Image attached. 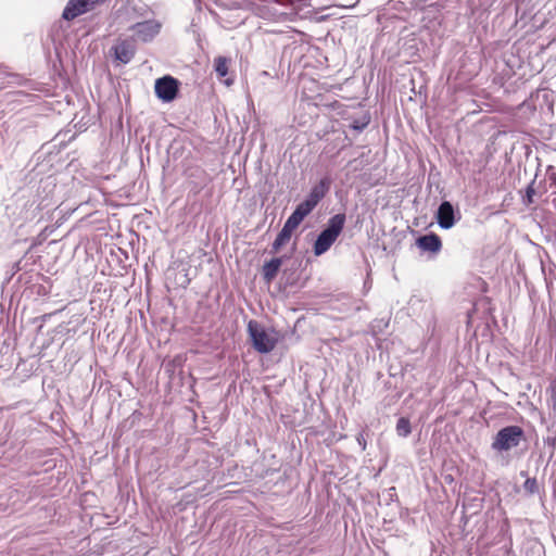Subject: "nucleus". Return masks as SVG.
Wrapping results in <instances>:
<instances>
[{"label": "nucleus", "instance_id": "f257e3e1", "mask_svg": "<svg viewBox=\"0 0 556 556\" xmlns=\"http://www.w3.org/2000/svg\"><path fill=\"white\" fill-rule=\"evenodd\" d=\"M344 224V214H336L328 220L327 227L319 233L314 243L313 251L316 256L323 255L331 248L342 232Z\"/></svg>", "mask_w": 556, "mask_h": 556}, {"label": "nucleus", "instance_id": "f03ea898", "mask_svg": "<svg viewBox=\"0 0 556 556\" xmlns=\"http://www.w3.org/2000/svg\"><path fill=\"white\" fill-rule=\"evenodd\" d=\"M248 332L253 348L262 354L271 352L278 342L277 333L274 330H266L256 320L249 321Z\"/></svg>", "mask_w": 556, "mask_h": 556}, {"label": "nucleus", "instance_id": "7ed1b4c3", "mask_svg": "<svg viewBox=\"0 0 556 556\" xmlns=\"http://www.w3.org/2000/svg\"><path fill=\"white\" fill-rule=\"evenodd\" d=\"M523 438V430L518 426H507L501 429L493 442L492 448L497 452L509 451L519 445Z\"/></svg>", "mask_w": 556, "mask_h": 556}, {"label": "nucleus", "instance_id": "20e7f679", "mask_svg": "<svg viewBox=\"0 0 556 556\" xmlns=\"http://www.w3.org/2000/svg\"><path fill=\"white\" fill-rule=\"evenodd\" d=\"M104 0H70L63 11V18L72 21L77 16L93 10L96 5L102 3Z\"/></svg>", "mask_w": 556, "mask_h": 556}, {"label": "nucleus", "instance_id": "39448f33", "mask_svg": "<svg viewBox=\"0 0 556 556\" xmlns=\"http://www.w3.org/2000/svg\"><path fill=\"white\" fill-rule=\"evenodd\" d=\"M155 94L164 102L173 101L178 92V81L172 76H164L155 80Z\"/></svg>", "mask_w": 556, "mask_h": 556}, {"label": "nucleus", "instance_id": "423d86ee", "mask_svg": "<svg viewBox=\"0 0 556 556\" xmlns=\"http://www.w3.org/2000/svg\"><path fill=\"white\" fill-rule=\"evenodd\" d=\"M135 33V37L142 41H151L161 30V23L155 20H149L140 23H136L131 26Z\"/></svg>", "mask_w": 556, "mask_h": 556}, {"label": "nucleus", "instance_id": "0eeeda50", "mask_svg": "<svg viewBox=\"0 0 556 556\" xmlns=\"http://www.w3.org/2000/svg\"><path fill=\"white\" fill-rule=\"evenodd\" d=\"M112 50L114 51V56L122 64L129 63L136 53V46L132 40L124 39L117 42Z\"/></svg>", "mask_w": 556, "mask_h": 556}, {"label": "nucleus", "instance_id": "6e6552de", "mask_svg": "<svg viewBox=\"0 0 556 556\" xmlns=\"http://www.w3.org/2000/svg\"><path fill=\"white\" fill-rule=\"evenodd\" d=\"M437 220L439 226L443 229H450L454 226V208L448 201H444L440 204L437 213Z\"/></svg>", "mask_w": 556, "mask_h": 556}, {"label": "nucleus", "instance_id": "1a4fd4ad", "mask_svg": "<svg viewBox=\"0 0 556 556\" xmlns=\"http://www.w3.org/2000/svg\"><path fill=\"white\" fill-rule=\"evenodd\" d=\"M299 227L298 224L288 218L278 233L277 238L275 239L273 243V251L276 253L279 251L281 247H283L289 240L291 239L293 230H295Z\"/></svg>", "mask_w": 556, "mask_h": 556}, {"label": "nucleus", "instance_id": "9d476101", "mask_svg": "<svg viewBox=\"0 0 556 556\" xmlns=\"http://www.w3.org/2000/svg\"><path fill=\"white\" fill-rule=\"evenodd\" d=\"M416 244L424 251L437 253L442 248L441 239L435 233L421 236L417 239Z\"/></svg>", "mask_w": 556, "mask_h": 556}, {"label": "nucleus", "instance_id": "9b49d317", "mask_svg": "<svg viewBox=\"0 0 556 556\" xmlns=\"http://www.w3.org/2000/svg\"><path fill=\"white\" fill-rule=\"evenodd\" d=\"M330 179L323 178L318 184H316L312 189L309 194L307 195V200L314 203L315 206L324 199L330 188Z\"/></svg>", "mask_w": 556, "mask_h": 556}, {"label": "nucleus", "instance_id": "f8f14e48", "mask_svg": "<svg viewBox=\"0 0 556 556\" xmlns=\"http://www.w3.org/2000/svg\"><path fill=\"white\" fill-rule=\"evenodd\" d=\"M315 207L316 206L314 205V203L305 199L295 207L293 213L288 218H290L291 220L293 219L295 224L300 225L303 222V219L307 215H309Z\"/></svg>", "mask_w": 556, "mask_h": 556}, {"label": "nucleus", "instance_id": "ddd939ff", "mask_svg": "<svg viewBox=\"0 0 556 556\" xmlns=\"http://www.w3.org/2000/svg\"><path fill=\"white\" fill-rule=\"evenodd\" d=\"M282 264L281 258H273L267 262L263 267V275L267 281H271L278 274L279 268Z\"/></svg>", "mask_w": 556, "mask_h": 556}, {"label": "nucleus", "instance_id": "4468645a", "mask_svg": "<svg viewBox=\"0 0 556 556\" xmlns=\"http://www.w3.org/2000/svg\"><path fill=\"white\" fill-rule=\"evenodd\" d=\"M396 432L400 437L406 438L412 432L410 422L407 418L401 417L396 422Z\"/></svg>", "mask_w": 556, "mask_h": 556}, {"label": "nucleus", "instance_id": "2eb2a0df", "mask_svg": "<svg viewBox=\"0 0 556 556\" xmlns=\"http://www.w3.org/2000/svg\"><path fill=\"white\" fill-rule=\"evenodd\" d=\"M229 59L225 56H218L215 59V71L220 77H225L228 74Z\"/></svg>", "mask_w": 556, "mask_h": 556}, {"label": "nucleus", "instance_id": "dca6fc26", "mask_svg": "<svg viewBox=\"0 0 556 556\" xmlns=\"http://www.w3.org/2000/svg\"><path fill=\"white\" fill-rule=\"evenodd\" d=\"M525 489L533 493L536 490L535 479H527L525 482Z\"/></svg>", "mask_w": 556, "mask_h": 556}, {"label": "nucleus", "instance_id": "f3484780", "mask_svg": "<svg viewBox=\"0 0 556 556\" xmlns=\"http://www.w3.org/2000/svg\"><path fill=\"white\" fill-rule=\"evenodd\" d=\"M357 442H358V444L362 446V450H365V448H366V442H365V440H364V438H363V435H362V434H359V435L357 437Z\"/></svg>", "mask_w": 556, "mask_h": 556}, {"label": "nucleus", "instance_id": "a211bd4d", "mask_svg": "<svg viewBox=\"0 0 556 556\" xmlns=\"http://www.w3.org/2000/svg\"><path fill=\"white\" fill-rule=\"evenodd\" d=\"M532 193H533V189L530 187L528 188V191H527V195H528V201L531 202L532 201Z\"/></svg>", "mask_w": 556, "mask_h": 556}, {"label": "nucleus", "instance_id": "6ab92c4d", "mask_svg": "<svg viewBox=\"0 0 556 556\" xmlns=\"http://www.w3.org/2000/svg\"><path fill=\"white\" fill-rule=\"evenodd\" d=\"M225 83H226L227 85H231V84H232V80H230V79H226V80H225Z\"/></svg>", "mask_w": 556, "mask_h": 556}]
</instances>
